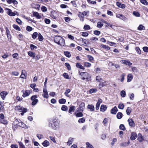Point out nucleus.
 Instances as JSON below:
<instances>
[{
    "instance_id": "f257e3e1",
    "label": "nucleus",
    "mask_w": 148,
    "mask_h": 148,
    "mask_svg": "<svg viewBox=\"0 0 148 148\" xmlns=\"http://www.w3.org/2000/svg\"><path fill=\"white\" fill-rule=\"evenodd\" d=\"M59 122L57 119H51L49 120V126L52 129L56 130L59 127Z\"/></svg>"
},
{
    "instance_id": "f03ea898",
    "label": "nucleus",
    "mask_w": 148,
    "mask_h": 148,
    "mask_svg": "<svg viewBox=\"0 0 148 148\" xmlns=\"http://www.w3.org/2000/svg\"><path fill=\"white\" fill-rule=\"evenodd\" d=\"M54 40L55 42L60 46H63L65 45V40L60 36H56L54 38Z\"/></svg>"
},
{
    "instance_id": "7ed1b4c3",
    "label": "nucleus",
    "mask_w": 148,
    "mask_h": 148,
    "mask_svg": "<svg viewBox=\"0 0 148 148\" xmlns=\"http://www.w3.org/2000/svg\"><path fill=\"white\" fill-rule=\"evenodd\" d=\"M37 96L36 95H34L32 96L31 99L32 101V105L33 106H34L36 104L38 101V100L36 99Z\"/></svg>"
},
{
    "instance_id": "20e7f679",
    "label": "nucleus",
    "mask_w": 148,
    "mask_h": 148,
    "mask_svg": "<svg viewBox=\"0 0 148 148\" xmlns=\"http://www.w3.org/2000/svg\"><path fill=\"white\" fill-rule=\"evenodd\" d=\"M0 122L5 125L8 123L7 120L4 119V116L2 113L0 114Z\"/></svg>"
},
{
    "instance_id": "39448f33",
    "label": "nucleus",
    "mask_w": 148,
    "mask_h": 148,
    "mask_svg": "<svg viewBox=\"0 0 148 148\" xmlns=\"http://www.w3.org/2000/svg\"><path fill=\"white\" fill-rule=\"evenodd\" d=\"M80 75L82 77V79L84 80L88 79V74L85 72H82L80 73Z\"/></svg>"
},
{
    "instance_id": "423d86ee",
    "label": "nucleus",
    "mask_w": 148,
    "mask_h": 148,
    "mask_svg": "<svg viewBox=\"0 0 148 148\" xmlns=\"http://www.w3.org/2000/svg\"><path fill=\"white\" fill-rule=\"evenodd\" d=\"M21 92L23 93L22 96L23 97H25L29 96L30 93V92L29 90L25 91L23 90H22Z\"/></svg>"
},
{
    "instance_id": "0eeeda50",
    "label": "nucleus",
    "mask_w": 148,
    "mask_h": 148,
    "mask_svg": "<svg viewBox=\"0 0 148 148\" xmlns=\"http://www.w3.org/2000/svg\"><path fill=\"white\" fill-rule=\"evenodd\" d=\"M43 94L42 95V96L44 98H47L49 97V95L48 93V92L46 88H44L43 89Z\"/></svg>"
},
{
    "instance_id": "6e6552de",
    "label": "nucleus",
    "mask_w": 148,
    "mask_h": 148,
    "mask_svg": "<svg viewBox=\"0 0 148 148\" xmlns=\"http://www.w3.org/2000/svg\"><path fill=\"white\" fill-rule=\"evenodd\" d=\"M120 62L122 64H125L129 66L131 65L132 64V63L129 61L126 60H121Z\"/></svg>"
},
{
    "instance_id": "1a4fd4ad",
    "label": "nucleus",
    "mask_w": 148,
    "mask_h": 148,
    "mask_svg": "<svg viewBox=\"0 0 148 148\" xmlns=\"http://www.w3.org/2000/svg\"><path fill=\"white\" fill-rule=\"evenodd\" d=\"M116 16L117 17L119 18L124 21H125L127 20V18L125 17L122 14H116Z\"/></svg>"
},
{
    "instance_id": "9d476101",
    "label": "nucleus",
    "mask_w": 148,
    "mask_h": 148,
    "mask_svg": "<svg viewBox=\"0 0 148 148\" xmlns=\"http://www.w3.org/2000/svg\"><path fill=\"white\" fill-rule=\"evenodd\" d=\"M6 33L8 39H10L11 38V36L10 33V31L7 27H5Z\"/></svg>"
},
{
    "instance_id": "9b49d317",
    "label": "nucleus",
    "mask_w": 148,
    "mask_h": 148,
    "mask_svg": "<svg viewBox=\"0 0 148 148\" xmlns=\"http://www.w3.org/2000/svg\"><path fill=\"white\" fill-rule=\"evenodd\" d=\"M129 124L130 126L134 127L135 126L134 123L132 119H129L128 120Z\"/></svg>"
},
{
    "instance_id": "f8f14e48",
    "label": "nucleus",
    "mask_w": 148,
    "mask_h": 148,
    "mask_svg": "<svg viewBox=\"0 0 148 148\" xmlns=\"http://www.w3.org/2000/svg\"><path fill=\"white\" fill-rule=\"evenodd\" d=\"M118 110L117 107L116 106H115L111 110V113L112 114H116Z\"/></svg>"
},
{
    "instance_id": "ddd939ff",
    "label": "nucleus",
    "mask_w": 148,
    "mask_h": 148,
    "mask_svg": "<svg viewBox=\"0 0 148 148\" xmlns=\"http://www.w3.org/2000/svg\"><path fill=\"white\" fill-rule=\"evenodd\" d=\"M7 94V92L5 91L2 92L0 93L1 97L3 99H4V98H5V96Z\"/></svg>"
},
{
    "instance_id": "4468645a",
    "label": "nucleus",
    "mask_w": 148,
    "mask_h": 148,
    "mask_svg": "<svg viewBox=\"0 0 148 148\" xmlns=\"http://www.w3.org/2000/svg\"><path fill=\"white\" fill-rule=\"evenodd\" d=\"M7 10H8L7 14L9 16H14L16 15V14L14 12H12L11 10L7 9Z\"/></svg>"
},
{
    "instance_id": "2eb2a0df",
    "label": "nucleus",
    "mask_w": 148,
    "mask_h": 148,
    "mask_svg": "<svg viewBox=\"0 0 148 148\" xmlns=\"http://www.w3.org/2000/svg\"><path fill=\"white\" fill-rule=\"evenodd\" d=\"M33 16L36 17L38 19H40L41 18V16L37 12H33Z\"/></svg>"
},
{
    "instance_id": "dca6fc26",
    "label": "nucleus",
    "mask_w": 148,
    "mask_h": 148,
    "mask_svg": "<svg viewBox=\"0 0 148 148\" xmlns=\"http://www.w3.org/2000/svg\"><path fill=\"white\" fill-rule=\"evenodd\" d=\"M137 137V134L136 133L132 132L131 133V136L130 137V139L132 140H134Z\"/></svg>"
},
{
    "instance_id": "f3484780",
    "label": "nucleus",
    "mask_w": 148,
    "mask_h": 148,
    "mask_svg": "<svg viewBox=\"0 0 148 148\" xmlns=\"http://www.w3.org/2000/svg\"><path fill=\"white\" fill-rule=\"evenodd\" d=\"M27 76V74H26V71H22L21 74L20 76V78H25Z\"/></svg>"
},
{
    "instance_id": "a211bd4d",
    "label": "nucleus",
    "mask_w": 148,
    "mask_h": 148,
    "mask_svg": "<svg viewBox=\"0 0 148 148\" xmlns=\"http://www.w3.org/2000/svg\"><path fill=\"white\" fill-rule=\"evenodd\" d=\"M116 4L118 7L122 8H124L125 7L124 4H122L119 2H117Z\"/></svg>"
},
{
    "instance_id": "6ab92c4d",
    "label": "nucleus",
    "mask_w": 148,
    "mask_h": 148,
    "mask_svg": "<svg viewBox=\"0 0 148 148\" xmlns=\"http://www.w3.org/2000/svg\"><path fill=\"white\" fill-rule=\"evenodd\" d=\"M107 107L106 106L102 105L101 106L100 110L101 111L103 112L106 110L107 109Z\"/></svg>"
},
{
    "instance_id": "aec40b11",
    "label": "nucleus",
    "mask_w": 148,
    "mask_h": 148,
    "mask_svg": "<svg viewBox=\"0 0 148 148\" xmlns=\"http://www.w3.org/2000/svg\"><path fill=\"white\" fill-rule=\"evenodd\" d=\"M18 111L20 112H26L27 110L26 108H24L20 106Z\"/></svg>"
},
{
    "instance_id": "412c9836",
    "label": "nucleus",
    "mask_w": 148,
    "mask_h": 148,
    "mask_svg": "<svg viewBox=\"0 0 148 148\" xmlns=\"http://www.w3.org/2000/svg\"><path fill=\"white\" fill-rule=\"evenodd\" d=\"M88 109H90L91 111H93L94 110L95 108L92 105H88L87 106Z\"/></svg>"
},
{
    "instance_id": "4be33fe9",
    "label": "nucleus",
    "mask_w": 148,
    "mask_h": 148,
    "mask_svg": "<svg viewBox=\"0 0 148 148\" xmlns=\"http://www.w3.org/2000/svg\"><path fill=\"white\" fill-rule=\"evenodd\" d=\"M73 138H70L69 139L68 141L67 142V145H70L72 144L73 142Z\"/></svg>"
},
{
    "instance_id": "5701e85b",
    "label": "nucleus",
    "mask_w": 148,
    "mask_h": 148,
    "mask_svg": "<svg viewBox=\"0 0 148 148\" xmlns=\"http://www.w3.org/2000/svg\"><path fill=\"white\" fill-rule=\"evenodd\" d=\"M76 66L77 68L81 69L84 70L85 69L84 67L80 63H77L76 64Z\"/></svg>"
},
{
    "instance_id": "b1692460",
    "label": "nucleus",
    "mask_w": 148,
    "mask_h": 148,
    "mask_svg": "<svg viewBox=\"0 0 148 148\" xmlns=\"http://www.w3.org/2000/svg\"><path fill=\"white\" fill-rule=\"evenodd\" d=\"M71 90L69 89H66L64 93V95L67 97H69V95H68V93L71 92Z\"/></svg>"
},
{
    "instance_id": "393cba45",
    "label": "nucleus",
    "mask_w": 148,
    "mask_h": 148,
    "mask_svg": "<svg viewBox=\"0 0 148 148\" xmlns=\"http://www.w3.org/2000/svg\"><path fill=\"white\" fill-rule=\"evenodd\" d=\"M42 145L45 147H47L49 145V143L47 140H45L42 143Z\"/></svg>"
},
{
    "instance_id": "a878e982",
    "label": "nucleus",
    "mask_w": 148,
    "mask_h": 148,
    "mask_svg": "<svg viewBox=\"0 0 148 148\" xmlns=\"http://www.w3.org/2000/svg\"><path fill=\"white\" fill-rule=\"evenodd\" d=\"M133 79L132 75L130 74H129L127 75V82H130Z\"/></svg>"
},
{
    "instance_id": "bb28decb",
    "label": "nucleus",
    "mask_w": 148,
    "mask_h": 148,
    "mask_svg": "<svg viewBox=\"0 0 148 148\" xmlns=\"http://www.w3.org/2000/svg\"><path fill=\"white\" fill-rule=\"evenodd\" d=\"M75 107L74 106H71L69 108V112L71 113L72 112H73L75 110Z\"/></svg>"
},
{
    "instance_id": "cd10ccee",
    "label": "nucleus",
    "mask_w": 148,
    "mask_h": 148,
    "mask_svg": "<svg viewBox=\"0 0 148 148\" xmlns=\"http://www.w3.org/2000/svg\"><path fill=\"white\" fill-rule=\"evenodd\" d=\"M123 115L121 112H119L117 114L116 117L117 119H120L123 117Z\"/></svg>"
},
{
    "instance_id": "c85d7f7f",
    "label": "nucleus",
    "mask_w": 148,
    "mask_h": 148,
    "mask_svg": "<svg viewBox=\"0 0 148 148\" xmlns=\"http://www.w3.org/2000/svg\"><path fill=\"white\" fill-rule=\"evenodd\" d=\"M131 110L132 109L130 107H127L126 110V112L127 115H130V113L131 112Z\"/></svg>"
},
{
    "instance_id": "c756f323",
    "label": "nucleus",
    "mask_w": 148,
    "mask_h": 148,
    "mask_svg": "<svg viewBox=\"0 0 148 148\" xmlns=\"http://www.w3.org/2000/svg\"><path fill=\"white\" fill-rule=\"evenodd\" d=\"M19 127H21L23 128H25L26 127V125L25 124L22 122H20L19 124H18Z\"/></svg>"
},
{
    "instance_id": "7c9ffc66",
    "label": "nucleus",
    "mask_w": 148,
    "mask_h": 148,
    "mask_svg": "<svg viewBox=\"0 0 148 148\" xmlns=\"http://www.w3.org/2000/svg\"><path fill=\"white\" fill-rule=\"evenodd\" d=\"M59 102L60 104H65L66 102V100L64 99H62L59 100Z\"/></svg>"
},
{
    "instance_id": "2f4dec72",
    "label": "nucleus",
    "mask_w": 148,
    "mask_h": 148,
    "mask_svg": "<svg viewBox=\"0 0 148 148\" xmlns=\"http://www.w3.org/2000/svg\"><path fill=\"white\" fill-rule=\"evenodd\" d=\"M38 38L39 41H42L43 39V37L40 33L38 34Z\"/></svg>"
},
{
    "instance_id": "473e14b6",
    "label": "nucleus",
    "mask_w": 148,
    "mask_h": 148,
    "mask_svg": "<svg viewBox=\"0 0 148 148\" xmlns=\"http://www.w3.org/2000/svg\"><path fill=\"white\" fill-rule=\"evenodd\" d=\"M86 144L87 148H94L92 145L89 142H86Z\"/></svg>"
},
{
    "instance_id": "72a5a7b5",
    "label": "nucleus",
    "mask_w": 148,
    "mask_h": 148,
    "mask_svg": "<svg viewBox=\"0 0 148 148\" xmlns=\"http://www.w3.org/2000/svg\"><path fill=\"white\" fill-rule=\"evenodd\" d=\"M138 29L139 30H145V27L142 25H140L138 27Z\"/></svg>"
},
{
    "instance_id": "f704fd0d",
    "label": "nucleus",
    "mask_w": 148,
    "mask_h": 148,
    "mask_svg": "<svg viewBox=\"0 0 148 148\" xmlns=\"http://www.w3.org/2000/svg\"><path fill=\"white\" fill-rule=\"evenodd\" d=\"M67 109L68 107L64 105L62 106L61 108V110H62L64 111H66L67 110Z\"/></svg>"
},
{
    "instance_id": "c9c22d12",
    "label": "nucleus",
    "mask_w": 148,
    "mask_h": 148,
    "mask_svg": "<svg viewBox=\"0 0 148 148\" xmlns=\"http://www.w3.org/2000/svg\"><path fill=\"white\" fill-rule=\"evenodd\" d=\"M13 27H14V28L17 30L20 31L21 30V29L20 27L14 24L13 25Z\"/></svg>"
},
{
    "instance_id": "e433bc0d",
    "label": "nucleus",
    "mask_w": 148,
    "mask_h": 148,
    "mask_svg": "<svg viewBox=\"0 0 148 148\" xmlns=\"http://www.w3.org/2000/svg\"><path fill=\"white\" fill-rule=\"evenodd\" d=\"M85 119L83 117L82 118L80 119H79L78 122L80 123H84L85 121Z\"/></svg>"
},
{
    "instance_id": "4c0bfd02",
    "label": "nucleus",
    "mask_w": 148,
    "mask_h": 148,
    "mask_svg": "<svg viewBox=\"0 0 148 148\" xmlns=\"http://www.w3.org/2000/svg\"><path fill=\"white\" fill-rule=\"evenodd\" d=\"M64 55L67 57L69 58L71 57V55L70 53L67 51H65L64 52Z\"/></svg>"
},
{
    "instance_id": "58836bf2",
    "label": "nucleus",
    "mask_w": 148,
    "mask_h": 148,
    "mask_svg": "<svg viewBox=\"0 0 148 148\" xmlns=\"http://www.w3.org/2000/svg\"><path fill=\"white\" fill-rule=\"evenodd\" d=\"M121 95L123 97H124L126 95L125 92L123 90H122L121 92Z\"/></svg>"
},
{
    "instance_id": "ea45409f",
    "label": "nucleus",
    "mask_w": 148,
    "mask_h": 148,
    "mask_svg": "<svg viewBox=\"0 0 148 148\" xmlns=\"http://www.w3.org/2000/svg\"><path fill=\"white\" fill-rule=\"evenodd\" d=\"M84 29L85 30H89L90 29L89 25H85L84 27Z\"/></svg>"
},
{
    "instance_id": "a19ab883",
    "label": "nucleus",
    "mask_w": 148,
    "mask_h": 148,
    "mask_svg": "<svg viewBox=\"0 0 148 148\" xmlns=\"http://www.w3.org/2000/svg\"><path fill=\"white\" fill-rule=\"evenodd\" d=\"M103 25V24L101 22H98L97 23V26L98 27L100 28Z\"/></svg>"
},
{
    "instance_id": "79ce46f5",
    "label": "nucleus",
    "mask_w": 148,
    "mask_h": 148,
    "mask_svg": "<svg viewBox=\"0 0 148 148\" xmlns=\"http://www.w3.org/2000/svg\"><path fill=\"white\" fill-rule=\"evenodd\" d=\"M84 65L85 66L87 67H90L91 66V64L89 62H84Z\"/></svg>"
},
{
    "instance_id": "37998d69",
    "label": "nucleus",
    "mask_w": 148,
    "mask_h": 148,
    "mask_svg": "<svg viewBox=\"0 0 148 148\" xmlns=\"http://www.w3.org/2000/svg\"><path fill=\"white\" fill-rule=\"evenodd\" d=\"M140 1L141 3L144 5H148V2L146 0H140Z\"/></svg>"
},
{
    "instance_id": "c03bdc74",
    "label": "nucleus",
    "mask_w": 148,
    "mask_h": 148,
    "mask_svg": "<svg viewBox=\"0 0 148 148\" xmlns=\"http://www.w3.org/2000/svg\"><path fill=\"white\" fill-rule=\"evenodd\" d=\"M124 106L123 103L119 104L118 107L119 108L121 109H123L124 108Z\"/></svg>"
},
{
    "instance_id": "a18cd8bd",
    "label": "nucleus",
    "mask_w": 148,
    "mask_h": 148,
    "mask_svg": "<svg viewBox=\"0 0 148 148\" xmlns=\"http://www.w3.org/2000/svg\"><path fill=\"white\" fill-rule=\"evenodd\" d=\"M38 33L36 32H35L33 34L32 37L33 39L36 38L38 36Z\"/></svg>"
},
{
    "instance_id": "49530a36",
    "label": "nucleus",
    "mask_w": 148,
    "mask_h": 148,
    "mask_svg": "<svg viewBox=\"0 0 148 148\" xmlns=\"http://www.w3.org/2000/svg\"><path fill=\"white\" fill-rule=\"evenodd\" d=\"M37 137L39 139H41L44 138L43 136L40 134H38L36 135Z\"/></svg>"
},
{
    "instance_id": "de8ad7c7",
    "label": "nucleus",
    "mask_w": 148,
    "mask_h": 148,
    "mask_svg": "<svg viewBox=\"0 0 148 148\" xmlns=\"http://www.w3.org/2000/svg\"><path fill=\"white\" fill-rule=\"evenodd\" d=\"M119 129L123 130H125V128L124 125L123 124H121L119 126Z\"/></svg>"
},
{
    "instance_id": "09e8293b",
    "label": "nucleus",
    "mask_w": 148,
    "mask_h": 148,
    "mask_svg": "<svg viewBox=\"0 0 148 148\" xmlns=\"http://www.w3.org/2000/svg\"><path fill=\"white\" fill-rule=\"evenodd\" d=\"M78 16L80 18V20L82 21H84V16L83 15H82V14H81V15L79 14Z\"/></svg>"
},
{
    "instance_id": "8fccbe9b",
    "label": "nucleus",
    "mask_w": 148,
    "mask_h": 148,
    "mask_svg": "<svg viewBox=\"0 0 148 148\" xmlns=\"http://www.w3.org/2000/svg\"><path fill=\"white\" fill-rule=\"evenodd\" d=\"M65 66H66L67 68L69 70H70L71 69V66L69 63H66L65 64Z\"/></svg>"
},
{
    "instance_id": "3c124183",
    "label": "nucleus",
    "mask_w": 148,
    "mask_h": 148,
    "mask_svg": "<svg viewBox=\"0 0 148 148\" xmlns=\"http://www.w3.org/2000/svg\"><path fill=\"white\" fill-rule=\"evenodd\" d=\"M135 49L138 54H140L141 51L138 47H136Z\"/></svg>"
},
{
    "instance_id": "603ef678",
    "label": "nucleus",
    "mask_w": 148,
    "mask_h": 148,
    "mask_svg": "<svg viewBox=\"0 0 148 148\" xmlns=\"http://www.w3.org/2000/svg\"><path fill=\"white\" fill-rule=\"evenodd\" d=\"M96 91H97V89L95 88L91 89L89 90V92L90 93H95Z\"/></svg>"
},
{
    "instance_id": "864d4df0",
    "label": "nucleus",
    "mask_w": 148,
    "mask_h": 148,
    "mask_svg": "<svg viewBox=\"0 0 148 148\" xmlns=\"http://www.w3.org/2000/svg\"><path fill=\"white\" fill-rule=\"evenodd\" d=\"M41 9L42 11L43 12H46L47 11V8L46 7L44 6H42L41 7Z\"/></svg>"
},
{
    "instance_id": "5fc2aeb1",
    "label": "nucleus",
    "mask_w": 148,
    "mask_h": 148,
    "mask_svg": "<svg viewBox=\"0 0 148 148\" xmlns=\"http://www.w3.org/2000/svg\"><path fill=\"white\" fill-rule=\"evenodd\" d=\"M76 116L77 117H80L83 116V114L81 112H79L76 114Z\"/></svg>"
},
{
    "instance_id": "6e6d98bb",
    "label": "nucleus",
    "mask_w": 148,
    "mask_h": 148,
    "mask_svg": "<svg viewBox=\"0 0 148 148\" xmlns=\"http://www.w3.org/2000/svg\"><path fill=\"white\" fill-rule=\"evenodd\" d=\"M49 138L50 140H52L53 143H56V141L55 140V138L54 137L52 136H50Z\"/></svg>"
},
{
    "instance_id": "4d7b16f0",
    "label": "nucleus",
    "mask_w": 148,
    "mask_h": 148,
    "mask_svg": "<svg viewBox=\"0 0 148 148\" xmlns=\"http://www.w3.org/2000/svg\"><path fill=\"white\" fill-rule=\"evenodd\" d=\"M87 1L88 3H90L91 4H95L96 3V2L95 1H92L90 0H87Z\"/></svg>"
},
{
    "instance_id": "13d9d810",
    "label": "nucleus",
    "mask_w": 148,
    "mask_h": 148,
    "mask_svg": "<svg viewBox=\"0 0 148 148\" xmlns=\"http://www.w3.org/2000/svg\"><path fill=\"white\" fill-rule=\"evenodd\" d=\"M30 49L31 50H33L34 49H36L37 47L36 46L33 44H31L30 45Z\"/></svg>"
},
{
    "instance_id": "bf43d9fd",
    "label": "nucleus",
    "mask_w": 148,
    "mask_h": 148,
    "mask_svg": "<svg viewBox=\"0 0 148 148\" xmlns=\"http://www.w3.org/2000/svg\"><path fill=\"white\" fill-rule=\"evenodd\" d=\"M100 32L98 30H95L94 31V33L95 34L99 36L100 34Z\"/></svg>"
},
{
    "instance_id": "052dcab7",
    "label": "nucleus",
    "mask_w": 148,
    "mask_h": 148,
    "mask_svg": "<svg viewBox=\"0 0 148 148\" xmlns=\"http://www.w3.org/2000/svg\"><path fill=\"white\" fill-rule=\"evenodd\" d=\"M133 14L134 15L136 16L139 17L140 16V14L138 12H134Z\"/></svg>"
},
{
    "instance_id": "680f3d73",
    "label": "nucleus",
    "mask_w": 148,
    "mask_h": 148,
    "mask_svg": "<svg viewBox=\"0 0 148 148\" xmlns=\"http://www.w3.org/2000/svg\"><path fill=\"white\" fill-rule=\"evenodd\" d=\"M35 53L31 51H29L28 52V55L30 57H32L33 56H34V54Z\"/></svg>"
},
{
    "instance_id": "e2e57ef3",
    "label": "nucleus",
    "mask_w": 148,
    "mask_h": 148,
    "mask_svg": "<svg viewBox=\"0 0 148 148\" xmlns=\"http://www.w3.org/2000/svg\"><path fill=\"white\" fill-rule=\"evenodd\" d=\"M26 30L30 32L32 30V28L29 26H27L26 27Z\"/></svg>"
},
{
    "instance_id": "0e129e2a",
    "label": "nucleus",
    "mask_w": 148,
    "mask_h": 148,
    "mask_svg": "<svg viewBox=\"0 0 148 148\" xmlns=\"http://www.w3.org/2000/svg\"><path fill=\"white\" fill-rule=\"evenodd\" d=\"M64 77L66 79H69V75L66 73H64L63 75Z\"/></svg>"
},
{
    "instance_id": "69168bd1",
    "label": "nucleus",
    "mask_w": 148,
    "mask_h": 148,
    "mask_svg": "<svg viewBox=\"0 0 148 148\" xmlns=\"http://www.w3.org/2000/svg\"><path fill=\"white\" fill-rule=\"evenodd\" d=\"M19 148H25L24 145L22 142H19Z\"/></svg>"
},
{
    "instance_id": "338daca9",
    "label": "nucleus",
    "mask_w": 148,
    "mask_h": 148,
    "mask_svg": "<svg viewBox=\"0 0 148 148\" xmlns=\"http://www.w3.org/2000/svg\"><path fill=\"white\" fill-rule=\"evenodd\" d=\"M11 148H18V146L16 144H12L11 145Z\"/></svg>"
},
{
    "instance_id": "774afa93",
    "label": "nucleus",
    "mask_w": 148,
    "mask_h": 148,
    "mask_svg": "<svg viewBox=\"0 0 148 148\" xmlns=\"http://www.w3.org/2000/svg\"><path fill=\"white\" fill-rule=\"evenodd\" d=\"M143 49L144 52H148V47H145L143 48Z\"/></svg>"
}]
</instances>
